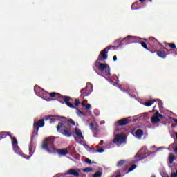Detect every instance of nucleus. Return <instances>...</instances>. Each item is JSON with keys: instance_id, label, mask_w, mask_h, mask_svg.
<instances>
[{"instance_id": "f257e3e1", "label": "nucleus", "mask_w": 177, "mask_h": 177, "mask_svg": "<svg viewBox=\"0 0 177 177\" xmlns=\"http://www.w3.org/2000/svg\"><path fill=\"white\" fill-rule=\"evenodd\" d=\"M59 120L61 121L57 126V132L62 133L66 138H70L73 135L71 133V125L75 126V122L73 119H67L66 117H61Z\"/></svg>"}, {"instance_id": "f03ea898", "label": "nucleus", "mask_w": 177, "mask_h": 177, "mask_svg": "<svg viewBox=\"0 0 177 177\" xmlns=\"http://www.w3.org/2000/svg\"><path fill=\"white\" fill-rule=\"evenodd\" d=\"M41 148L46 150L50 154L57 153L59 156L68 154V151L66 149H57L55 147V139L52 137L46 138L41 145Z\"/></svg>"}, {"instance_id": "7ed1b4c3", "label": "nucleus", "mask_w": 177, "mask_h": 177, "mask_svg": "<svg viewBox=\"0 0 177 177\" xmlns=\"http://www.w3.org/2000/svg\"><path fill=\"white\" fill-rule=\"evenodd\" d=\"M57 97L58 102H60V103H63V104L66 103V106H68V107H70L71 109L75 108V106H74V104H73V103L70 102L71 100V102H73V100L69 96L62 95L61 94H59L58 93L53 92V93H48V97Z\"/></svg>"}, {"instance_id": "20e7f679", "label": "nucleus", "mask_w": 177, "mask_h": 177, "mask_svg": "<svg viewBox=\"0 0 177 177\" xmlns=\"http://www.w3.org/2000/svg\"><path fill=\"white\" fill-rule=\"evenodd\" d=\"M95 66L104 75H107L109 77L110 73V66L106 63H100V61L96 60L95 62Z\"/></svg>"}, {"instance_id": "39448f33", "label": "nucleus", "mask_w": 177, "mask_h": 177, "mask_svg": "<svg viewBox=\"0 0 177 177\" xmlns=\"http://www.w3.org/2000/svg\"><path fill=\"white\" fill-rule=\"evenodd\" d=\"M150 153H149V150H147V147H142L140 151H138L135 156V158L137 161H140L146 158Z\"/></svg>"}, {"instance_id": "423d86ee", "label": "nucleus", "mask_w": 177, "mask_h": 177, "mask_svg": "<svg viewBox=\"0 0 177 177\" xmlns=\"http://www.w3.org/2000/svg\"><path fill=\"white\" fill-rule=\"evenodd\" d=\"M138 39H139V37H138L136 36L128 35L127 37H124L122 40L115 41L114 44H115V45H116V46H115V49H117V48H120V46H122V45H124V41H136Z\"/></svg>"}, {"instance_id": "0eeeda50", "label": "nucleus", "mask_w": 177, "mask_h": 177, "mask_svg": "<svg viewBox=\"0 0 177 177\" xmlns=\"http://www.w3.org/2000/svg\"><path fill=\"white\" fill-rule=\"evenodd\" d=\"M111 48H113V49H115V46H107L100 53L97 60H98V62H102V60H106L108 57L107 53H109V51L110 50V49H111Z\"/></svg>"}, {"instance_id": "6e6552de", "label": "nucleus", "mask_w": 177, "mask_h": 177, "mask_svg": "<svg viewBox=\"0 0 177 177\" xmlns=\"http://www.w3.org/2000/svg\"><path fill=\"white\" fill-rule=\"evenodd\" d=\"M44 126L45 121L43 119H41L37 122H35L33 124V133H35V135H38V131H39V128H42Z\"/></svg>"}, {"instance_id": "1a4fd4ad", "label": "nucleus", "mask_w": 177, "mask_h": 177, "mask_svg": "<svg viewBox=\"0 0 177 177\" xmlns=\"http://www.w3.org/2000/svg\"><path fill=\"white\" fill-rule=\"evenodd\" d=\"M149 52H151V53H156L157 56H158V57H160L161 59H166L167 56H168V55H169V53H172V50H169V53H165V51L164 50H149Z\"/></svg>"}, {"instance_id": "9d476101", "label": "nucleus", "mask_w": 177, "mask_h": 177, "mask_svg": "<svg viewBox=\"0 0 177 177\" xmlns=\"http://www.w3.org/2000/svg\"><path fill=\"white\" fill-rule=\"evenodd\" d=\"M125 140H127L125 136L122 134H116L115 137L113 139V143L115 145H117L118 143H120V145H122V143H124Z\"/></svg>"}, {"instance_id": "9b49d317", "label": "nucleus", "mask_w": 177, "mask_h": 177, "mask_svg": "<svg viewBox=\"0 0 177 177\" xmlns=\"http://www.w3.org/2000/svg\"><path fill=\"white\" fill-rule=\"evenodd\" d=\"M160 118H164V115L160 114V112L156 111L154 115L151 118V122L152 124H158V122H160Z\"/></svg>"}, {"instance_id": "f8f14e48", "label": "nucleus", "mask_w": 177, "mask_h": 177, "mask_svg": "<svg viewBox=\"0 0 177 177\" xmlns=\"http://www.w3.org/2000/svg\"><path fill=\"white\" fill-rule=\"evenodd\" d=\"M130 122L131 120H129V118H124L116 122L115 125L116 127H124V125H128Z\"/></svg>"}, {"instance_id": "ddd939ff", "label": "nucleus", "mask_w": 177, "mask_h": 177, "mask_svg": "<svg viewBox=\"0 0 177 177\" xmlns=\"http://www.w3.org/2000/svg\"><path fill=\"white\" fill-rule=\"evenodd\" d=\"M89 127H90V129L94 133L95 138H96V136L100 133V129H99V125L97 124L95 126V124L90 123Z\"/></svg>"}, {"instance_id": "4468645a", "label": "nucleus", "mask_w": 177, "mask_h": 177, "mask_svg": "<svg viewBox=\"0 0 177 177\" xmlns=\"http://www.w3.org/2000/svg\"><path fill=\"white\" fill-rule=\"evenodd\" d=\"M40 97L44 99V100H46V102H50V98L49 97V93L45 91L44 90H41L39 93Z\"/></svg>"}, {"instance_id": "2eb2a0df", "label": "nucleus", "mask_w": 177, "mask_h": 177, "mask_svg": "<svg viewBox=\"0 0 177 177\" xmlns=\"http://www.w3.org/2000/svg\"><path fill=\"white\" fill-rule=\"evenodd\" d=\"M80 169H71L65 173V175H73V176L78 177L80 176Z\"/></svg>"}, {"instance_id": "dca6fc26", "label": "nucleus", "mask_w": 177, "mask_h": 177, "mask_svg": "<svg viewBox=\"0 0 177 177\" xmlns=\"http://www.w3.org/2000/svg\"><path fill=\"white\" fill-rule=\"evenodd\" d=\"M32 140H33V138L32 137L30 145H29V154H30V156H28V158H30V157H31V156H32V154H34V152L35 151V147H34V145H32Z\"/></svg>"}, {"instance_id": "f3484780", "label": "nucleus", "mask_w": 177, "mask_h": 177, "mask_svg": "<svg viewBox=\"0 0 177 177\" xmlns=\"http://www.w3.org/2000/svg\"><path fill=\"white\" fill-rule=\"evenodd\" d=\"M149 44L151 46H157V45H160L161 44H160L158 42V40H157V39L154 38V37H150L149 39Z\"/></svg>"}, {"instance_id": "a211bd4d", "label": "nucleus", "mask_w": 177, "mask_h": 177, "mask_svg": "<svg viewBox=\"0 0 177 177\" xmlns=\"http://www.w3.org/2000/svg\"><path fill=\"white\" fill-rule=\"evenodd\" d=\"M75 133L77 136V138L79 139H84V136H82V133L81 132V130L78 129V127L75 128Z\"/></svg>"}, {"instance_id": "6ab92c4d", "label": "nucleus", "mask_w": 177, "mask_h": 177, "mask_svg": "<svg viewBox=\"0 0 177 177\" xmlns=\"http://www.w3.org/2000/svg\"><path fill=\"white\" fill-rule=\"evenodd\" d=\"M10 135H11L10 132H6V131L0 132V140L1 139H5L6 136H10Z\"/></svg>"}, {"instance_id": "aec40b11", "label": "nucleus", "mask_w": 177, "mask_h": 177, "mask_svg": "<svg viewBox=\"0 0 177 177\" xmlns=\"http://www.w3.org/2000/svg\"><path fill=\"white\" fill-rule=\"evenodd\" d=\"M86 92H88V87L84 88L80 91V93L83 95V97H85V96H89V95H91V91L87 93Z\"/></svg>"}, {"instance_id": "412c9836", "label": "nucleus", "mask_w": 177, "mask_h": 177, "mask_svg": "<svg viewBox=\"0 0 177 177\" xmlns=\"http://www.w3.org/2000/svg\"><path fill=\"white\" fill-rule=\"evenodd\" d=\"M160 102V100H152L146 102L144 104V106H146L147 107H150V106H151V104H154V102Z\"/></svg>"}, {"instance_id": "4be33fe9", "label": "nucleus", "mask_w": 177, "mask_h": 177, "mask_svg": "<svg viewBox=\"0 0 177 177\" xmlns=\"http://www.w3.org/2000/svg\"><path fill=\"white\" fill-rule=\"evenodd\" d=\"M168 160L169 164H174V160H176V157H175V155H174V153H169Z\"/></svg>"}, {"instance_id": "5701e85b", "label": "nucleus", "mask_w": 177, "mask_h": 177, "mask_svg": "<svg viewBox=\"0 0 177 177\" xmlns=\"http://www.w3.org/2000/svg\"><path fill=\"white\" fill-rule=\"evenodd\" d=\"M136 136L138 138H142V136L144 135L143 130L142 129H138L135 132Z\"/></svg>"}, {"instance_id": "b1692460", "label": "nucleus", "mask_w": 177, "mask_h": 177, "mask_svg": "<svg viewBox=\"0 0 177 177\" xmlns=\"http://www.w3.org/2000/svg\"><path fill=\"white\" fill-rule=\"evenodd\" d=\"M12 147L15 153H20V147H19V145H17V144L12 145Z\"/></svg>"}, {"instance_id": "393cba45", "label": "nucleus", "mask_w": 177, "mask_h": 177, "mask_svg": "<svg viewBox=\"0 0 177 177\" xmlns=\"http://www.w3.org/2000/svg\"><path fill=\"white\" fill-rule=\"evenodd\" d=\"M10 138L12 140V146L15 145H17V139H16V137H12V134H10Z\"/></svg>"}, {"instance_id": "a878e982", "label": "nucleus", "mask_w": 177, "mask_h": 177, "mask_svg": "<svg viewBox=\"0 0 177 177\" xmlns=\"http://www.w3.org/2000/svg\"><path fill=\"white\" fill-rule=\"evenodd\" d=\"M125 162H126L125 160H122L118 162V164L116 165V167H118L120 168L122 167V165H125Z\"/></svg>"}, {"instance_id": "bb28decb", "label": "nucleus", "mask_w": 177, "mask_h": 177, "mask_svg": "<svg viewBox=\"0 0 177 177\" xmlns=\"http://www.w3.org/2000/svg\"><path fill=\"white\" fill-rule=\"evenodd\" d=\"M167 45H168L171 49H176V45L175 43H167Z\"/></svg>"}, {"instance_id": "cd10ccee", "label": "nucleus", "mask_w": 177, "mask_h": 177, "mask_svg": "<svg viewBox=\"0 0 177 177\" xmlns=\"http://www.w3.org/2000/svg\"><path fill=\"white\" fill-rule=\"evenodd\" d=\"M103 173H102V171H98L97 172H96L95 174H93L92 177H102Z\"/></svg>"}, {"instance_id": "c85d7f7f", "label": "nucleus", "mask_w": 177, "mask_h": 177, "mask_svg": "<svg viewBox=\"0 0 177 177\" xmlns=\"http://www.w3.org/2000/svg\"><path fill=\"white\" fill-rule=\"evenodd\" d=\"M82 106H83V107H86V110H89V109H91V104H85V102H82Z\"/></svg>"}, {"instance_id": "c756f323", "label": "nucleus", "mask_w": 177, "mask_h": 177, "mask_svg": "<svg viewBox=\"0 0 177 177\" xmlns=\"http://www.w3.org/2000/svg\"><path fill=\"white\" fill-rule=\"evenodd\" d=\"M141 46H142V48H144L147 50H149V47H147V44H146V42L142 41Z\"/></svg>"}, {"instance_id": "7c9ffc66", "label": "nucleus", "mask_w": 177, "mask_h": 177, "mask_svg": "<svg viewBox=\"0 0 177 177\" xmlns=\"http://www.w3.org/2000/svg\"><path fill=\"white\" fill-rule=\"evenodd\" d=\"M92 171H93L92 167H86L83 169V172H92Z\"/></svg>"}, {"instance_id": "2f4dec72", "label": "nucleus", "mask_w": 177, "mask_h": 177, "mask_svg": "<svg viewBox=\"0 0 177 177\" xmlns=\"http://www.w3.org/2000/svg\"><path fill=\"white\" fill-rule=\"evenodd\" d=\"M135 168H136V165H131V167L128 169L127 174H128V172H131V171H133Z\"/></svg>"}, {"instance_id": "473e14b6", "label": "nucleus", "mask_w": 177, "mask_h": 177, "mask_svg": "<svg viewBox=\"0 0 177 177\" xmlns=\"http://www.w3.org/2000/svg\"><path fill=\"white\" fill-rule=\"evenodd\" d=\"M95 152L97 153H104V149H98L97 148L96 149H94Z\"/></svg>"}, {"instance_id": "72a5a7b5", "label": "nucleus", "mask_w": 177, "mask_h": 177, "mask_svg": "<svg viewBox=\"0 0 177 177\" xmlns=\"http://www.w3.org/2000/svg\"><path fill=\"white\" fill-rule=\"evenodd\" d=\"M75 106H76V107H78V106H80V100L78 99L75 100Z\"/></svg>"}, {"instance_id": "f704fd0d", "label": "nucleus", "mask_w": 177, "mask_h": 177, "mask_svg": "<svg viewBox=\"0 0 177 177\" xmlns=\"http://www.w3.org/2000/svg\"><path fill=\"white\" fill-rule=\"evenodd\" d=\"M45 121H49L50 122H52V116H48L46 118Z\"/></svg>"}, {"instance_id": "c9c22d12", "label": "nucleus", "mask_w": 177, "mask_h": 177, "mask_svg": "<svg viewBox=\"0 0 177 177\" xmlns=\"http://www.w3.org/2000/svg\"><path fill=\"white\" fill-rule=\"evenodd\" d=\"M85 162H86V164H92V160H91V159L86 158L85 159Z\"/></svg>"}, {"instance_id": "e433bc0d", "label": "nucleus", "mask_w": 177, "mask_h": 177, "mask_svg": "<svg viewBox=\"0 0 177 177\" xmlns=\"http://www.w3.org/2000/svg\"><path fill=\"white\" fill-rule=\"evenodd\" d=\"M77 114L78 115H84V113H82V111H80V110H78V111H77Z\"/></svg>"}, {"instance_id": "4c0bfd02", "label": "nucleus", "mask_w": 177, "mask_h": 177, "mask_svg": "<svg viewBox=\"0 0 177 177\" xmlns=\"http://www.w3.org/2000/svg\"><path fill=\"white\" fill-rule=\"evenodd\" d=\"M104 143V141L101 140V141L100 142V143H99V145H100V146H102V145H103Z\"/></svg>"}, {"instance_id": "58836bf2", "label": "nucleus", "mask_w": 177, "mask_h": 177, "mask_svg": "<svg viewBox=\"0 0 177 177\" xmlns=\"http://www.w3.org/2000/svg\"><path fill=\"white\" fill-rule=\"evenodd\" d=\"M113 62H117V55L113 56Z\"/></svg>"}, {"instance_id": "ea45409f", "label": "nucleus", "mask_w": 177, "mask_h": 177, "mask_svg": "<svg viewBox=\"0 0 177 177\" xmlns=\"http://www.w3.org/2000/svg\"><path fill=\"white\" fill-rule=\"evenodd\" d=\"M171 177H177L176 174H175V173H172L171 174Z\"/></svg>"}, {"instance_id": "a19ab883", "label": "nucleus", "mask_w": 177, "mask_h": 177, "mask_svg": "<svg viewBox=\"0 0 177 177\" xmlns=\"http://www.w3.org/2000/svg\"><path fill=\"white\" fill-rule=\"evenodd\" d=\"M140 2H141V3H143L145 2H146V0H138Z\"/></svg>"}, {"instance_id": "79ce46f5", "label": "nucleus", "mask_w": 177, "mask_h": 177, "mask_svg": "<svg viewBox=\"0 0 177 177\" xmlns=\"http://www.w3.org/2000/svg\"><path fill=\"white\" fill-rule=\"evenodd\" d=\"M56 176L60 177V176H62V175L60 174H56Z\"/></svg>"}, {"instance_id": "37998d69", "label": "nucleus", "mask_w": 177, "mask_h": 177, "mask_svg": "<svg viewBox=\"0 0 177 177\" xmlns=\"http://www.w3.org/2000/svg\"><path fill=\"white\" fill-rule=\"evenodd\" d=\"M174 122H175V123L176 124V125H177V119H174Z\"/></svg>"}, {"instance_id": "c03bdc74", "label": "nucleus", "mask_w": 177, "mask_h": 177, "mask_svg": "<svg viewBox=\"0 0 177 177\" xmlns=\"http://www.w3.org/2000/svg\"><path fill=\"white\" fill-rule=\"evenodd\" d=\"M135 3H133V5L131 6V9H133V5H135Z\"/></svg>"}, {"instance_id": "a18cd8bd", "label": "nucleus", "mask_w": 177, "mask_h": 177, "mask_svg": "<svg viewBox=\"0 0 177 177\" xmlns=\"http://www.w3.org/2000/svg\"><path fill=\"white\" fill-rule=\"evenodd\" d=\"M37 88H39L38 86H35V91L37 89Z\"/></svg>"}, {"instance_id": "49530a36", "label": "nucleus", "mask_w": 177, "mask_h": 177, "mask_svg": "<svg viewBox=\"0 0 177 177\" xmlns=\"http://www.w3.org/2000/svg\"><path fill=\"white\" fill-rule=\"evenodd\" d=\"M174 174H176L177 176V169L176 171V173H174Z\"/></svg>"}, {"instance_id": "de8ad7c7", "label": "nucleus", "mask_w": 177, "mask_h": 177, "mask_svg": "<svg viewBox=\"0 0 177 177\" xmlns=\"http://www.w3.org/2000/svg\"><path fill=\"white\" fill-rule=\"evenodd\" d=\"M124 171H127V169H124Z\"/></svg>"}]
</instances>
